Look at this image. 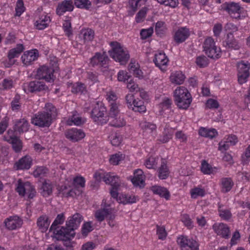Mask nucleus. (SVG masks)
I'll return each mask as SVG.
<instances>
[{
	"label": "nucleus",
	"mask_w": 250,
	"mask_h": 250,
	"mask_svg": "<svg viewBox=\"0 0 250 250\" xmlns=\"http://www.w3.org/2000/svg\"><path fill=\"white\" fill-rule=\"evenodd\" d=\"M147 8L144 7L142 8L137 14L135 20L137 23L143 21L145 18L147 11Z\"/></svg>",
	"instance_id": "bf43d9fd"
},
{
	"label": "nucleus",
	"mask_w": 250,
	"mask_h": 250,
	"mask_svg": "<svg viewBox=\"0 0 250 250\" xmlns=\"http://www.w3.org/2000/svg\"><path fill=\"white\" fill-rule=\"evenodd\" d=\"M94 32L91 29H83L81 31L79 38L82 43H85L92 41L94 38Z\"/></svg>",
	"instance_id": "7c9ffc66"
},
{
	"label": "nucleus",
	"mask_w": 250,
	"mask_h": 250,
	"mask_svg": "<svg viewBox=\"0 0 250 250\" xmlns=\"http://www.w3.org/2000/svg\"><path fill=\"white\" fill-rule=\"evenodd\" d=\"M85 179L81 176H76L73 179V184L77 188H83L85 186Z\"/></svg>",
	"instance_id": "680f3d73"
},
{
	"label": "nucleus",
	"mask_w": 250,
	"mask_h": 250,
	"mask_svg": "<svg viewBox=\"0 0 250 250\" xmlns=\"http://www.w3.org/2000/svg\"><path fill=\"white\" fill-rule=\"evenodd\" d=\"M196 63L200 67H205L208 64V60L204 55L200 56L197 57Z\"/></svg>",
	"instance_id": "052dcab7"
},
{
	"label": "nucleus",
	"mask_w": 250,
	"mask_h": 250,
	"mask_svg": "<svg viewBox=\"0 0 250 250\" xmlns=\"http://www.w3.org/2000/svg\"><path fill=\"white\" fill-rule=\"evenodd\" d=\"M158 176L160 179H166L169 176L170 171L164 160H162L161 166L158 169Z\"/></svg>",
	"instance_id": "473e14b6"
},
{
	"label": "nucleus",
	"mask_w": 250,
	"mask_h": 250,
	"mask_svg": "<svg viewBox=\"0 0 250 250\" xmlns=\"http://www.w3.org/2000/svg\"><path fill=\"white\" fill-rule=\"evenodd\" d=\"M50 21L51 20L50 17L46 15H42L36 21L35 25L37 29L43 30L48 26Z\"/></svg>",
	"instance_id": "2f4dec72"
},
{
	"label": "nucleus",
	"mask_w": 250,
	"mask_h": 250,
	"mask_svg": "<svg viewBox=\"0 0 250 250\" xmlns=\"http://www.w3.org/2000/svg\"><path fill=\"white\" fill-rule=\"evenodd\" d=\"M49 169L44 166H37L33 172V175L35 178H42L47 176Z\"/></svg>",
	"instance_id": "ea45409f"
},
{
	"label": "nucleus",
	"mask_w": 250,
	"mask_h": 250,
	"mask_svg": "<svg viewBox=\"0 0 250 250\" xmlns=\"http://www.w3.org/2000/svg\"><path fill=\"white\" fill-rule=\"evenodd\" d=\"M112 211L110 205L106 203L105 200H103L101 208L95 211V217L100 222L103 221L107 217L108 214Z\"/></svg>",
	"instance_id": "9d476101"
},
{
	"label": "nucleus",
	"mask_w": 250,
	"mask_h": 250,
	"mask_svg": "<svg viewBox=\"0 0 250 250\" xmlns=\"http://www.w3.org/2000/svg\"><path fill=\"white\" fill-rule=\"evenodd\" d=\"M83 219V217L80 214L75 213L66 222V227H64V229L71 233L74 232V230L80 226Z\"/></svg>",
	"instance_id": "2eb2a0df"
},
{
	"label": "nucleus",
	"mask_w": 250,
	"mask_h": 250,
	"mask_svg": "<svg viewBox=\"0 0 250 250\" xmlns=\"http://www.w3.org/2000/svg\"><path fill=\"white\" fill-rule=\"evenodd\" d=\"M37 224L42 231L45 232L49 227L50 221H49L48 218L46 215H42L38 219Z\"/></svg>",
	"instance_id": "c9c22d12"
},
{
	"label": "nucleus",
	"mask_w": 250,
	"mask_h": 250,
	"mask_svg": "<svg viewBox=\"0 0 250 250\" xmlns=\"http://www.w3.org/2000/svg\"><path fill=\"white\" fill-rule=\"evenodd\" d=\"M174 101L179 108L187 109L192 101L188 90L184 86L178 87L173 93Z\"/></svg>",
	"instance_id": "f257e3e1"
},
{
	"label": "nucleus",
	"mask_w": 250,
	"mask_h": 250,
	"mask_svg": "<svg viewBox=\"0 0 250 250\" xmlns=\"http://www.w3.org/2000/svg\"><path fill=\"white\" fill-rule=\"evenodd\" d=\"M144 176L143 171L141 169L136 170L134 172V177L131 180L133 185L136 187H143L145 185Z\"/></svg>",
	"instance_id": "cd10ccee"
},
{
	"label": "nucleus",
	"mask_w": 250,
	"mask_h": 250,
	"mask_svg": "<svg viewBox=\"0 0 250 250\" xmlns=\"http://www.w3.org/2000/svg\"><path fill=\"white\" fill-rule=\"evenodd\" d=\"M190 194L192 198L196 199L199 196H204L205 195V190L200 188H195L191 189Z\"/></svg>",
	"instance_id": "4d7b16f0"
},
{
	"label": "nucleus",
	"mask_w": 250,
	"mask_h": 250,
	"mask_svg": "<svg viewBox=\"0 0 250 250\" xmlns=\"http://www.w3.org/2000/svg\"><path fill=\"white\" fill-rule=\"evenodd\" d=\"M39 56L38 50L35 49L24 52L21 57V59L24 65H29L31 64L32 62L37 60Z\"/></svg>",
	"instance_id": "a211bd4d"
},
{
	"label": "nucleus",
	"mask_w": 250,
	"mask_h": 250,
	"mask_svg": "<svg viewBox=\"0 0 250 250\" xmlns=\"http://www.w3.org/2000/svg\"><path fill=\"white\" fill-rule=\"evenodd\" d=\"M157 234L158 238L161 240H164L167 235L164 226H159L157 225Z\"/></svg>",
	"instance_id": "774afa93"
},
{
	"label": "nucleus",
	"mask_w": 250,
	"mask_h": 250,
	"mask_svg": "<svg viewBox=\"0 0 250 250\" xmlns=\"http://www.w3.org/2000/svg\"><path fill=\"white\" fill-rule=\"evenodd\" d=\"M43 112L47 114L49 117L53 121L55 120L58 115V111L56 107L51 103H46L44 107Z\"/></svg>",
	"instance_id": "f704fd0d"
},
{
	"label": "nucleus",
	"mask_w": 250,
	"mask_h": 250,
	"mask_svg": "<svg viewBox=\"0 0 250 250\" xmlns=\"http://www.w3.org/2000/svg\"><path fill=\"white\" fill-rule=\"evenodd\" d=\"M111 144L114 146H118L121 143L122 137L117 132H112L108 137Z\"/></svg>",
	"instance_id": "09e8293b"
},
{
	"label": "nucleus",
	"mask_w": 250,
	"mask_h": 250,
	"mask_svg": "<svg viewBox=\"0 0 250 250\" xmlns=\"http://www.w3.org/2000/svg\"><path fill=\"white\" fill-rule=\"evenodd\" d=\"M73 2L78 8L88 10L91 6V2L89 0H75Z\"/></svg>",
	"instance_id": "8fccbe9b"
},
{
	"label": "nucleus",
	"mask_w": 250,
	"mask_h": 250,
	"mask_svg": "<svg viewBox=\"0 0 250 250\" xmlns=\"http://www.w3.org/2000/svg\"><path fill=\"white\" fill-rule=\"evenodd\" d=\"M157 160L156 158L150 157L146 160L145 165L149 169L155 168L157 165Z\"/></svg>",
	"instance_id": "69168bd1"
},
{
	"label": "nucleus",
	"mask_w": 250,
	"mask_h": 250,
	"mask_svg": "<svg viewBox=\"0 0 250 250\" xmlns=\"http://www.w3.org/2000/svg\"><path fill=\"white\" fill-rule=\"evenodd\" d=\"M65 136L70 141L76 142L83 139L85 137V133L81 129L72 128L66 130Z\"/></svg>",
	"instance_id": "4468645a"
},
{
	"label": "nucleus",
	"mask_w": 250,
	"mask_h": 250,
	"mask_svg": "<svg viewBox=\"0 0 250 250\" xmlns=\"http://www.w3.org/2000/svg\"><path fill=\"white\" fill-rule=\"evenodd\" d=\"M217 131L215 129H206L201 127L199 130V134L205 137L212 139L217 135Z\"/></svg>",
	"instance_id": "a18cd8bd"
},
{
	"label": "nucleus",
	"mask_w": 250,
	"mask_h": 250,
	"mask_svg": "<svg viewBox=\"0 0 250 250\" xmlns=\"http://www.w3.org/2000/svg\"><path fill=\"white\" fill-rule=\"evenodd\" d=\"M208 51L210 52L209 53L208 52H205L209 58L211 59H218L221 57V52L220 48H219L218 50L217 47H215L210 49H208Z\"/></svg>",
	"instance_id": "6e6d98bb"
},
{
	"label": "nucleus",
	"mask_w": 250,
	"mask_h": 250,
	"mask_svg": "<svg viewBox=\"0 0 250 250\" xmlns=\"http://www.w3.org/2000/svg\"><path fill=\"white\" fill-rule=\"evenodd\" d=\"M125 158V155L119 152L112 155L109 159V162L111 164L117 165L120 162L124 160Z\"/></svg>",
	"instance_id": "603ef678"
},
{
	"label": "nucleus",
	"mask_w": 250,
	"mask_h": 250,
	"mask_svg": "<svg viewBox=\"0 0 250 250\" xmlns=\"http://www.w3.org/2000/svg\"><path fill=\"white\" fill-rule=\"evenodd\" d=\"M106 108L101 102H96L92 105L90 111L91 118L95 122L103 125L107 123V117L104 116Z\"/></svg>",
	"instance_id": "7ed1b4c3"
},
{
	"label": "nucleus",
	"mask_w": 250,
	"mask_h": 250,
	"mask_svg": "<svg viewBox=\"0 0 250 250\" xmlns=\"http://www.w3.org/2000/svg\"><path fill=\"white\" fill-rule=\"evenodd\" d=\"M104 182L106 184L110 185L111 188L120 187L121 184L119 177L112 173H105L104 177Z\"/></svg>",
	"instance_id": "a878e982"
},
{
	"label": "nucleus",
	"mask_w": 250,
	"mask_h": 250,
	"mask_svg": "<svg viewBox=\"0 0 250 250\" xmlns=\"http://www.w3.org/2000/svg\"><path fill=\"white\" fill-rule=\"evenodd\" d=\"M223 46L229 48L234 50H238L240 48V44L239 42L234 38L233 34L228 33L227 39L223 42Z\"/></svg>",
	"instance_id": "393cba45"
},
{
	"label": "nucleus",
	"mask_w": 250,
	"mask_h": 250,
	"mask_svg": "<svg viewBox=\"0 0 250 250\" xmlns=\"http://www.w3.org/2000/svg\"><path fill=\"white\" fill-rule=\"evenodd\" d=\"M24 48L22 44H18L15 48H12L8 51V58L9 59V62L6 65L7 67H10L12 65L15 61L13 59L15 58H17L23 51Z\"/></svg>",
	"instance_id": "4be33fe9"
},
{
	"label": "nucleus",
	"mask_w": 250,
	"mask_h": 250,
	"mask_svg": "<svg viewBox=\"0 0 250 250\" xmlns=\"http://www.w3.org/2000/svg\"><path fill=\"white\" fill-rule=\"evenodd\" d=\"M71 91L73 93H84L86 91V86L82 83H77L73 84Z\"/></svg>",
	"instance_id": "864d4df0"
},
{
	"label": "nucleus",
	"mask_w": 250,
	"mask_h": 250,
	"mask_svg": "<svg viewBox=\"0 0 250 250\" xmlns=\"http://www.w3.org/2000/svg\"><path fill=\"white\" fill-rule=\"evenodd\" d=\"M16 191L20 195L23 196L28 195L29 199L33 198L36 194V191L33 186L29 182H22L21 180L18 181Z\"/></svg>",
	"instance_id": "423d86ee"
},
{
	"label": "nucleus",
	"mask_w": 250,
	"mask_h": 250,
	"mask_svg": "<svg viewBox=\"0 0 250 250\" xmlns=\"http://www.w3.org/2000/svg\"><path fill=\"white\" fill-rule=\"evenodd\" d=\"M111 50L108 51L110 56L121 64H125L129 59V54L124 50L121 44L117 42H111Z\"/></svg>",
	"instance_id": "f03ea898"
},
{
	"label": "nucleus",
	"mask_w": 250,
	"mask_h": 250,
	"mask_svg": "<svg viewBox=\"0 0 250 250\" xmlns=\"http://www.w3.org/2000/svg\"><path fill=\"white\" fill-rule=\"evenodd\" d=\"M177 242L182 250L188 248L191 250H199V244L193 239L182 235L178 237Z\"/></svg>",
	"instance_id": "f8f14e48"
},
{
	"label": "nucleus",
	"mask_w": 250,
	"mask_h": 250,
	"mask_svg": "<svg viewBox=\"0 0 250 250\" xmlns=\"http://www.w3.org/2000/svg\"><path fill=\"white\" fill-rule=\"evenodd\" d=\"M139 125L143 130L144 136H146L147 135L152 136L153 132L156 131L157 128L155 124L146 121H142Z\"/></svg>",
	"instance_id": "b1692460"
},
{
	"label": "nucleus",
	"mask_w": 250,
	"mask_h": 250,
	"mask_svg": "<svg viewBox=\"0 0 250 250\" xmlns=\"http://www.w3.org/2000/svg\"><path fill=\"white\" fill-rule=\"evenodd\" d=\"M74 8L72 0H64L58 4L56 8V14L59 16L62 15L66 12H71Z\"/></svg>",
	"instance_id": "6ab92c4d"
},
{
	"label": "nucleus",
	"mask_w": 250,
	"mask_h": 250,
	"mask_svg": "<svg viewBox=\"0 0 250 250\" xmlns=\"http://www.w3.org/2000/svg\"><path fill=\"white\" fill-rule=\"evenodd\" d=\"M75 236V233H71L62 227L61 229L56 230L55 232V237L58 240L62 241L63 245L65 247L64 250H73L72 243L70 241L71 238H73Z\"/></svg>",
	"instance_id": "20e7f679"
},
{
	"label": "nucleus",
	"mask_w": 250,
	"mask_h": 250,
	"mask_svg": "<svg viewBox=\"0 0 250 250\" xmlns=\"http://www.w3.org/2000/svg\"><path fill=\"white\" fill-rule=\"evenodd\" d=\"M190 31L186 27H179L175 32L173 39L177 43H181L185 42L189 36Z\"/></svg>",
	"instance_id": "412c9836"
},
{
	"label": "nucleus",
	"mask_w": 250,
	"mask_h": 250,
	"mask_svg": "<svg viewBox=\"0 0 250 250\" xmlns=\"http://www.w3.org/2000/svg\"><path fill=\"white\" fill-rule=\"evenodd\" d=\"M131 109L134 111L139 113H144L146 110L144 101L138 99H135Z\"/></svg>",
	"instance_id": "c03bdc74"
},
{
	"label": "nucleus",
	"mask_w": 250,
	"mask_h": 250,
	"mask_svg": "<svg viewBox=\"0 0 250 250\" xmlns=\"http://www.w3.org/2000/svg\"><path fill=\"white\" fill-rule=\"evenodd\" d=\"M69 188V187L66 185L58 186L57 188L58 195H60L62 197H68V190Z\"/></svg>",
	"instance_id": "0e129e2a"
},
{
	"label": "nucleus",
	"mask_w": 250,
	"mask_h": 250,
	"mask_svg": "<svg viewBox=\"0 0 250 250\" xmlns=\"http://www.w3.org/2000/svg\"><path fill=\"white\" fill-rule=\"evenodd\" d=\"M218 212L219 216L224 220H229L231 217L232 214L229 209L224 208V206L218 204Z\"/></svg>",
	"instance_id": "79ce46f5"
},
{
	"label": "nucleus",
	"mask_w": 250,
	"mask_h": 250,
	"mask_svg": "<svg viewBox=\"0 0 250 250\" xmlns=\"http://www.w3.org/2000/svg\"><path fill=\"white\" fill-rule=\"evenodd\" d=\"M29 127L28 121L25 118H22L15 120L13 129L15 132L21 134L27 131Z\"/></svg>",
	"instance_id": "5701e85b"
},
{
	"label": "nucleus",
	"mask_w": 250,
	"mask_h": 250,
	"mask_svg": "<svg viewBox=\"0 0 250 250\" xmlns=\"http://www.w3.org/2000/svg\"><path fill=\"white\" fill-rule=\"evenodd\" d=\"M185 76L182 72L176 71L172 73L170 76V80L172 83L181 84L183 83Z\"/></svg>",
	"instance_id": "58836bf2"
},
{
	"label": "nucleus",
	"mask_w": 250,
	"mask_h": 250,
	"mask_svg": "<svg viewBox=\"0 0 250 250\" xmlns=\"http://www.w3.org/2000/svg\"><path fill=\"white\" fill-rule=\"evenodd\" d=\"M238 73L250 74V63L248 61H241L237 63Z\"/></svg>",
	"instance_id": "37998d69"
},
{
	"label": "nucleus",
	"mask_w": 250,
	"mask_h": 250,
	"mask_svg": "<svg viewBox=\"0 0 250 250\" xmlns=\"http://www.w3.org/2000/svg\"><path fill=\"white\" fill-rule=\"evenodd\" d=\"M215 47H216V46L215 45V42L212 38L208 37L204 41L203 47L205 52H208L209 53L210 52L208 51V49Z\"/></svg>",
	"instance_id": "13d9d810"
},
{
	"label": "nucleus",
	"mask_w": 250,
	"mask_h": 250,
	"mask_svg": "<svg viewBox=\"0 0 250 250\" xmlns=\"http://www.w3.org/2000/svg\"><path fill=\"white\" fill-rule=\"evenodd\" d=\"M168 62V59L164 52H160L155 54L153 62L161 70H166Z\"/></svg>",
	"instance_id": "aec40b11"
},
{
	"label": "nucleus",
	"mask_w": 250,
	"mask_h": 250,
	"mask_svg": "<svg viewBox=\"0 0 250 250\" xmlns=\"http://www.w3.org/2000/svg\"><path fill=\"white\" fill-rule=\"evenodd\" d=\"M109 125L115 127H121L125 125L126 122L120 116H112L107 117V122Z\"/></svg>",
	"instance_id": "bb28decb"
},
{
	"label": "nucleus",
	"mask_w": 250,
	"mask_h": 250,
	"mask_svg": "<svg viewBox=\"0 0 250 250\" xmlns=\"http://www.w3.org/2000/svg\"><path fill=\"white\" fill-rule=\"evenodd\" d=\"M212 229L218 235L223 238L228 239L230 235L229 228L226 224L216 223L213 225Z\"/></svg>",
	"instance_id": "f3484780"
},
{
	"label": "nucleus",
	"mask_w": 250,
	"mask_h": 250,
	"mask_svg": "<svg viewBox=\"0 0 250 250\" xmlns=\"http://www.w3.org/2000/svg\"><path fill=\"white\" fill-rule=\"evenodd\" d=\"M155 29L156 34L158 36H159L160 37L163 36L167 30V27L165 22L162 21H158L157 22L155 25Z\"/></svg>",
	"instance_id": "3c124183"
},
{
	"label": "nucleus",
	"mask_w": 250,
	"mask_h": 250,
	"mask_svg": "<svg viewBox=\"0 0 250 250\" xmlns=\"http://www.w3.org/2000/svg\"><path fill=\"white\" fill-rule=\"evenodd\" d=\"M119 203H121L124 205L128 204L135 203L137 201L136 197L130 195L124 194L119 197V200H118Z\"/></svg>",
	"instance_id": "49530a36"
},
{
	"label": "nucleus",
	"mask_w": 250,
	"mask_h": 250,
	"mask_svg": "<svg viewBox=\"0 0 250 250\" xmlns=\"http://www.w3.org/2000/svg\"><path fill=\"white\" fill-rule=\"evenodd\" d=\"M53 187L49 181L45 180L42 183L39 189V192L44 197L50 196L52 193Z\"/></svg>",
	"instance_id": "c756f323"
},
{
	"label": "nucleus",
	"mask_w": 250,
	"mask_h": 250,
	"mask_svg": "<svg viewBox=\"0 0 250 250\" xmlns=\"http://www.w3.org/2000/svg\"><path fill=\"white\" fill-rule=\"evenodd\" d=\"M220 185L222 192L227 193L231 189L234 183L231 178L224 177L220 179Z\"/></svg>",
	"instance_id": "c85d7f7f"
},
{
	"label": "nucleus",
	"mask_w": 250,
	"mask_h": 250,
	"mask_svg": "<svg viewBox=\"0 0 250 250\" xmlns=\"http://www.w3.org/2000/svg\"><path fill=\"white\" fill-rule=\"evenodd\" d=\"M36 76L37 79H43L47 82H53L54 79L53 70L50 69L46 65H42L38 69Z\"/></svg>",
	"instance_id": "1a4fd4ad"
},
{
	"label": "nucleus",
	"mask_w": 250,
	"mask_h": 250,
	"mask_svg": "<svg viewBox=\"0 0 250 250\" xmlns=\"http://www.w3.org/2000/svg\"><path fill=\"white\" fill-rule=\"evenodd\" d=\"M53 120L49 115L43 111L35 114L31 120V123L40 127H48L53 123Z\"/></svg>",
	"instance_id": "39448f33"
},
{
	"label": "nucleus",
	"mask_w": 250,
	"mask_h": 250,
	"mask_svg": "<svg viewBox=\"0 0 250 250\" xmlns=\"http://www.w3.org/2000/svg\"><path fill=\"white\" fill-rule=\"evenodd\" d=\"M222 9L227 12L233 19H240L241 13L243 10L239 3L235 2H226L223 4Z\"/></svg>",
	"instance_id": "0eeeda50"
},
{
	"label": "nucleus",
	"mask_w": 250,
	"mask_h": 250,
	"mask_svg": "<svg viewBox=\"0 0 250 250\" xmlns=\"http://www.w3.org/2000/svg\"><path fill=\"white\" fill-rule=\"evenodd\" d=\"M109 58L104 53L101 54L97 52L90 59V63L93 66H98L100 67L106 68L108 66Z\"/></svg>",
	"instance_id": "9b49d317"
},
{
	"label": "nucleus",
	"mask_w": 250,
	"mask_h": 250,
	"mask_svg": "<svg viewBox=\"0 0 250 250\" xmlns=\"http://www.w3.org/2000/svg\"><path fill=\"white\" fill-rule=\"evenodd\" d=\"M151 189L154 194H158L161 197H164L167 200L169 199L170 197L169 192L164 187L158 186H154L151 188Z\"/></svg>",
	"instance_id": "72a5a7b5"
},
{
	"label": "nucleus",
	"mask_w": 250,
	"mask_h": 250,
	"mask_svg": "<svg viewBox=\"0 0 250 250\" xmlns=\"http://www.w3.org/2000/svg\"><path fill=\"white\" fill-rule=\"evenodd\" d=\"M21 96L17 94L12 99L10 103L11 110L15 112H19L21 108Z\"/></svg>",
	"instance_id": "4c0bfd02"
},
{
	"label": "nucleus",
	"mask_w": 250,
	"mask_h": 250,
	"mask_svg": "<svg viewBox=\"0 0 250 250\" xmlns=\"http://www.w3.org/2000/svg\"><path fill=\"white\" fill-rule=\"evenodd\" d=\"M120 104L116 102L112 101L110 102L109 111L108 116L119 115L120 110L119 109Z\"/></svg>",
	"instance_id": "de8ad7c7"
},
{
	"label": "nucleus",
	"mask_w": 250,
	"mask_h": 250,
	"mask_svg": "<svg viewBox=\"0 0 250 250\" xmlns=\"http://www.w3.org/2000/svg\"><path fill=\"white\" fill-rule=\"evenodd\" d=\"M62 27L67 37H70L72 35V31L71 27V23L69 20L64 21Z\"/></svg>",
	"instance_id": "e2e57ef3"
},
{
	"label": "nucleus",
	"mask_w": 250,
	"mask_h": 250,
	"mask_svg": "<svg viewBox=\"0 0 250 250\" xmlns=\"http://www.w3.org/2000/svg\"><path fill=\"white\" fill-rule=\"evenodd\" d=\"M64 220V217L63 213L59 214L57 215L55 220L53 222L52 225L50 227V230H55L56 231L57 230V226L59 224H62Z\"/></svg>",
	"instance_id": "5fc2aeb1"
},
{
	"label": "nucleus",
	"mask_w": 250,
	"mask_h": 250,
	"mask_svg": "<svg viewBox=\"0 0 250 250\" xmlns=\"http://www.w3.org/2000/svg\"><path fill=\"white\" fill-rule=\"evenodd\" d=\"M173 134L171 129L165 128L163 135L158 139V141L161 143H166L172 139Z\"/></svg>",
	"instance_id": "a19ab883"
},
{
	"label": "nucleus",
	"mask_w": 250,
	"mask_h": 250,
	"mask_svg": "<svg viewBox=\"0 0 250 250\" xmlns=\"http://www.w3.org/2000/svg\"><path fill=\"white\" fill-rule=\"evenodd\" d=\"M158 3L172 8H175L179 3L178 0H157Z\"/></svg>",
	"instance_id": "338daca9"
},
{
	"label": "nucleus",
	"mask_w": 250,
	"mask_h": 250,
	"mask_svg": "<svg viewBox=\"0 0 250 250\" xmlns=\"http://www.w3.org/2000/svg\"><path fill=\"white\" fill-rule=\"evenodd\" d=\"M23 88L26 93H37L47 90L48 87L44 82L35 80L24 83Z\"/></svg>",
	"instance_id": "6e6552de"
},
{
	"label": "nucleus",
	"mask_w": 250,
	"mask_h": 250,
	"mask_svg": "<svg viewBox=\"0 0 250 250\" xmlns=\"http://www.w3.org/2000/svg\"><path fill=\"white\" fill-rule=\"evenodd\" d=\"M7 141L12 144L13 149L16 152L21 151L22 149V142L19 137L11 136Z\"/></svg>",
	"instance_id": "e433bc0d"
},
{
	"label": "nucleus",
	"mask_w": 250,
	"mask_h": 250,
	"mask_svg": "<svg viewBox=\"0 0 250 250\" xmlns=\"http://www.w3.org/2000/svg\"><path fill=\"white\" fill-rule=\"evenodd\" d=\"M4 224L7 229L13 230L20 228L23 224V221L19 216H13L6 218Z\"/></svg>",
	"instance_id": "ddd939ff"
},
{
	"label": "nucleus",
	"mask_w": 250,
	"mask_h": 250,
	"mask_svg": "<svg viewBox=\"0 0 250 250\" xmlns=\"http://www.w3.org/2000/svg\"><path fill=\"white\" fill-rule=\"evenodd\" d=\"M32 159L29 155H25L18 161L16 162L14 165L15 170H28L32 165Z\"/></svg>",
	"instance_id": "dca6fc26"
}]
</instances>
